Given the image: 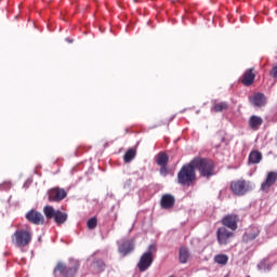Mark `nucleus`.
I'll return each mask as SVG.
<instances>
[{"label":"nucleus","mask_w":277,"mask_h":277,"mask_svg":"<svg viewBox=\"0 0 277 277\" xmlns=\"http://www.w3.org/2000/svg\"><path fill=\"white\" fill-rule=\"evenodd\" d=\"M193 166L203 179H211L215 176V162L209 158L195 157L193 160Z\"/></svg>","instance_id":"obj_1"},{"label":"nucleus","mask_w":277,"mask_h":277,"mask_svg":"<svg viewBox=\"0 0 277 277\" xmlns=\"http://www.w3.org/2000/svg\"><path fill=\"white\" fill-rule=\"evenodd\" d=\"M177 183L183 187H192L196 183V169L192 162L184 164L177 173Z\"/></svg>","instance_id":"obj_2"},{"label":"nucleus","mask_w":277,"mask_h":277,"mask_svg":"<svg viewBox=\"0 0 277 277\" xmlns=\"http://www.w3.org/2000/svg\"><path fill=\"white\" fill-rule=\"evenodd\" d=\"M43 213L47 220H54L55 224L61 226V224H66L68 221V214L66 212H62L61 210H55L53 206H45L43 208Z\"/></svg>","instance_id":"obj_3"},{"label":"nucleus","mask_w":277,"mask_h":277,"mask_svg":"<svg viewBox=\"0 0 277 277\" xmlns=\"http://www.w3.org/2000/svg\"><path fill=\"white\" fill-rule=\"evenodd\" d=\"M11 241L16 248H26L31 243V232L27 229H17L12 236Z\"/></svg>","instance_id":"obj_4"},{"label":"nucleus","mask_w":277,"mask_h":277,"mask_svg":"<svg viewBox=\"0 0 277 277\" xmlns=\"http://www.w3.org/2000/svg\"><path fill=\"white\" fill-rule=\"evenodd\" d=\"M81 264L79 262H72L70 265L66 266L63 262H58L54 268V275L61 274L63 277H75L77 272H79Z\"/></svg>","instance_id":"obj_5"},{"label":"nucleus","mask_w":277,"mask_h":277,"mask_svg":"<svg viewBox=\"0 0 277 277\" xmlns=\"http://www.w3.org/2000/svg\"><path fill=\"white\" fill-rule=\"evenodd\" d=\"M155 252H157V245H149L148 250L142 254L137 263L138 272H146V269L153 265V261H155Z\"/></svg>","instance_id":"obj_6"},{"label":"nucleus","mask_w":277,"mask_h":277,"mask_svg":"<svg viewBox=\"0 0 277 277\" xmlns=\"http://www.w3.org/2000/svg\"><path fill=\"white\" fill-rule=\"evenodd\" d=\"M230 192L234 196H246L250 192V183L246 180H235L230 182Z\"/></svg>","instance_id":"obj_7"},{"label":"nucleus","mask_w":277,"mask_h":277,"mask_svg":"<svg viewBox=\"0 0 277 277\" xmlns=\"http://www.w3.org/2000/svg\"><path fill=\"white\" fill-rule=\"evenodd\" d=\"M235 238V233L228 230L226 227H220L216 230V239L220 246H228L230 239Z\"/></svg>","instance_id":"obj_8"},{"label":"nucleus","mask_w":277,"mask_h":277,"mask_svg":"<svg viewBox=\"0 0 277 277\" xmlns=\"http://www.w3.org/2000/svg\"><path fill=\"white\" fill-rule=\"evenodd\" d=\"M25 217L30 224H35L36 226L44 224V215L36 210H29Z\"/></svg>","instance_id":"obj_9"},{"label":"nucleus","mask_w":277,"mask_h":277,"mask_svg":"<svg viewBox=\"0 0 277 277\" xmlns=\"http://www.w3.org/2000/svg\"><path fill=\"white\" fill-rule=\"evenodd\" d=\"M238 222H239V216H237L236 214H227L222 219L221 224L225 228H229V230H237Z\"/></svg>","instance_id":"obj_10"},{"label":"nucleus","mask_w":277,"mask_h":277,"mask_svg":"<svg viewBox=\"0 0 277 277\" xmlns=\"http://www.w3.org/2000/svg\"><path fill=\"white\" fill-rule=\"evenodd\" d=\"M67 193L64 188H52L49 192V201L50 202H61L66 198Z\"/></svg>","instance_id":"obj_11"},{"label":"nucleus","mask_w":277,"mask_h":277,"mask_svg":"<svg viewBox=\"0 0 277 277\" xmlns=\"http://www.w3.org/2000/svg\"><path fill=\"white\" fill-rule=\"evenodd\" d=\"M254 79H256V74H254V67L247 69L242 77L240 78V83L250 88L254 83Z\"/></svg>","instance_id":"obj_12"},{"label":"nucleus","mask_w":277,"mask_h":277,"mask_svg":"<svg viewBox=\"0 0 277 277\" xmlns=\"http://www.w3.org/2000/svg\"><path fill=\"white\" fill-rule=\"evenodd\" d=\"M277 182V172L271 171L267 173L265 181L261 185L262 192H269L272 187Z\"/></svg>","instance_id":"obj_13"},{"label":"nucleus","mask_w":277,"mask_h":277,"mask_svg":"<svg viewBox=\"0 0 277 277\" xmlns=\"http://www.w3.org/2000/svg\"><path fill=\"white\" fill-rule=\"evenodd\" d=\"M251 105L254 107H265L267 105V97L263 93H255L249 98Z\"/></svg>","instance_id":"obj_14"},{"label":"nucleus","mask_w":277,"mask_h":277,"mask_svg":"<svg viewBox=\"0 0 277 277\" xmlns=\"http://www.w3.org/2000/svg\"><path fill=\"white\" fill-rule=\"evenodd\" d=\"M174 205H176V199L174 198V196L170 195V194H164L162 195L161 199H160V207L161 209H173Z\"/></svg>","instance_id":"obj_15"},{"label":"nucleus","mask_w":277,"mask_h":277,"mask_svg":"<svg viewBox=\"0 0 277 277\" xmlns=\"http://www.w3.org/2000/svg\"><path fill=\"white\" fill-rule=\"evenodd\" d=\"M259 235H261V229L258 226H251L246 230L242 239L248 243V241H254Z\"/></svg>","instance_id":"obj_16"},{"label":"nucleus","mask_w":277,"mask_h":277,"mask_svg":"<svg viewBox=\"0 0 277 277\" xmlns=\"http://www.w3.org/2000/svg\"><path fill=\"white\" fill-rule=\"evenodd\" d=\"M133 242L131 240H126L119 246V252L123 256H127V254H131L133 252Z\"/></svg>","instance_id":"obj_17"},{"label":"nucleus","mask_w":277,"mask_h":277,"mask_svg":"<svg viewBox=\"0 0 277 277\" xmlns=\"http://www.w3.org/2000/svg\"><path fill=\"white\" fill-rule=\"evenodd\" d=\"M261 124H263V118L256 115H253L250 117L249 127L250 129H252V131H259V129L261 128Z\"/></svg>","instance_id":"obj_18"},{"label":"nucleus","mask_w":277,"mask_h":277,"mask_svg":"<svg viewBox=\"0 0 277 277\" xmlns=\"http://www.w3.org/2000/svg\"><path fill=\"white\" fill-rule=\"evenodd\" d=\"M263 159V154L259 150H253L249 154V162L256 164L261 163V160Z\"/></svg>","instance_id":"obj_19"},{"label":"nucleus","mask_w":277,"mask_h":277,"mask_svg":"<svg viewBox=\"0 0 277 277\" xmlns=\"http://www.w3.org/2000/svg\"><path fill=\"white\" fill-rule=\"evenodd\" d=\"M212 111H214L215 114H220L222 111H228V103L227 102L215 103L212 107Z\"/></svg>","instance_id":"obj_20"},{"label":"nucleus","mask_w":277,"mask_h":277,"mask_svg":"<svg viewBox=\"0 0 277 277\" xmlns=\"http://www.w3.org/2000/svg\"><path fill=\"white\" fill-rule=\"evenodd\" d=\"M168 161H170V157L168 156V154L160 151L157 155V158H156L157 166H168Z\"/></svg>","instance_id":"obj_21"},{"label":"nucleus","mask_w":277,"mask_h":277,"mask_svg":"<svg viewBox=\"0 0 277 277\" xmlns=\"http://www.w3.org/2000/svg\"><path fill=\"white\" fill-rule=\"evenodd\" d=\"M179 259H180V263H183V264L187 263L189 259V251L187 250V248L185 247L180 248Z\"/></svg>","instance_id":"obj_22"},{"label":"nucleus","mask_w":277,"mask_h":277,"mask_svg":"<svg viewBox=\"0 0 277 277\" xmlns=\"http://www.w3.org/2000/svg\"><path fill=\"white\" fill-rule=\"evenodd\" d=\"M135 155H136L135 149H133V148L128 149L123 156L124 163H131V161H133V159H135Z\"/></svg>","instance_id":"obj_23"},{"label":"nucleus","mask_w":277,"mask_h":277,"mask_svg":"<svg viewBox=\"0 0 277 277\" xmlns=\"http://www.w3.org/2000/svg\"><path fill=\"white\" fill-rule=\"evenodd\" d=\"M214 261L219 265H226V263H228V255H226V254H217V255L214 256Z\"/></svg>","instance_id":"obj_24"},{"label":"nucleus","mask_w":277,"mask_h":277,"mask_svg":"<svg viewBox=\"0 0 277 277\" xmlns=\"http://www.w3.org/2000/svg\"><path fill=\"white\" fill-rule=\"evenodd\" d=\"M105 262L103 260H96L94 262V268L96 269V272H105Z\"/></svg>","instance_id":"obj_25"},{"label":"nucleus","mask_w":277,"mask_h":277,"mask_svg":"<svg viewBox=\"0 0 277 277\" xmlns=\"http://www.w3.org/2000/svg\"><path fill=\"white\" fill-rule=\"evenodd\" d=\"M97 225H98V220L96 217H91L87 222V226L88 228H90V230H94V228H96Z\"/></svg>","instance_id":"obj_26"},{"label":"nucleus","mask_w":277,"mask_h":277,"mask_svg":"<svg viewBox=\"0 0 277 277\" xmlns=\"http://www.w3.org/2000/svg\"><path fill=\"white\" fill-rule=\"evenodd\" d=\"M160 174L162 176H168V166H160Z\"/></svg>","instance_id":"obj_27"},{"label":"nucleus","mask_w":277,"mask_h":277,"mask_svg":"<svg viewBox=\"0 0 277 277\" xmlns=\"http://www.w3.org/2000/svg\"><path fill=\"white\" fill-rule=\"evenodd\" d=\"M5 185V187H10V182H4L2 185H0V187H3Z\"/></svg>","instance_id":"obj_28"}]
</instances>
